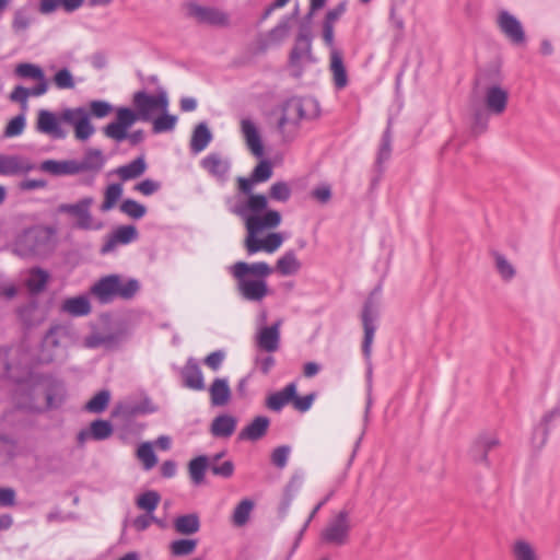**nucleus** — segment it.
<instances>
[{
	"mask_svg": "<svg viewBox=\"0 0 560 560\" xmlns=\"http://www.w3.org/2000/svg\"><path fill=\"white\" fill-rule=\"evenodd\" d=\"M230 211L245 221L247 235L245 248L249 256L261 250L265 252V243L258 234L264 230L275 229L280 225L282 217L278 210L268 209V198L265 195L250 196L245 201L235 203Z\"/></svg>",
	"mask_w": 560,
	"mask_h": 560,
	"instance_id": "f257e3e1",
	"label": "nucleus"
},
{
	"mask_svg": "<svg viewBox=\"0 0 560 560\" xmlns=\"http://www.w3.org/2000/svg\"><path fill=\"white\" fill-rule=\"evenodd\" d=\"M229 271L236 280L237 292L243 300L261 302L269 294L267 277L273 268L266 261L248 264L240 260L230 266Z\"/></svg>",
	"mask_w": 560,
	"mask_h": 560,
	"instance_id": "f03ea898",
	"label": "nucleus"
},
{
	"mask_svg": "<svg viewBox=\"0 0 560 560\" xmlns=\"http://www.w3.org/2000/svg\"><path fill=\"white\" fill-rule=\"evenodd\" d=\"M90 291L101 304L110 303L117 298L128 301L140 291V282L136 278L124 282L120 275L110 273L100 278Z\"/></svg>",
	"mask_w": 560,
	"mask_h": 560,
	"instance_id": "7ed1b4c3",
	"label": "nucleus"
},
{
	"mask_svg": "<svg viewBox=\"0 0 560 560\" xmlns=\"http://www.w3.org/2000/svg\"><path fill=\"white\" fill-rule=\"evenodd\" d=\"M351 529L350 512L342 509L320 530L319 540L327 546L342 547L349 542Z\"/></svg>",
	"mask_w": 560,
	"mask_h": 560,
	"instance_id": "20e7f679",
	"label": "nucleus"
},
{
	"mask_svg": "<svg viewBox=\"0 0 560 560\" xmlns=\"http://www.w3.org/2000/svg\"><path fill=\"white\" fill-rule=\"evenodd\" d=\"M288 62L295 79L302 78L306 65L316 62L312 52V35L308 28H301L296 35Z\"/></svg>",
	"mask_w": 560,
	"mask_h": 560,
	"instance_id": "39448f33",
	"label": "nucleus"
},
{
	"mask_svg": "<svg viewBox=\"0 0 560 560\" xmlns=\"http://www.w3.org/2000/svg\"><path fill=\"white\" fill-rule=\"evenodd\" d=\"M7 380L14 385L11 398L16 409L33 410L35 406V390L40 382V375L27 373L23 376L8 375Z\"/></svg>",
	"mask_w": 560,
	"mask_h": 560,
	"instance_id": "423d86ee",
	"label": "nucleus"
},
{
	"mask_svg": "<svg viewBox=\"0 0 560 560\" xmlns=\"http://www.w3.org/2000/svg\"><path fill=\"white\" fill-rule=\"evenodd\" d=\"M94 202L93 197H84L75 203H60L57 208L58 213L69 214L75 218L74 228L84 231L101 230L102 222H95L91 213V207Z\"/></svg>",
	"mask_w": 560,
	"mask_h": 560,
	"instance_id": "0eeeda50",
	"label": "nucleus"
},
{
	"mask_svg": "<svg viewBox=\"0 0 560 560\" xmlns=\"http://www.w3.org/2000/svg\"><path fill=\"white\" fill-rule=\"evenodd\" d=\"M382 292V283H378L373 291L371 292L370 296L366 299L363 305L362 310V325L364 330V337L362 342V352L365 358H370L371 355V346L374 339V335L376 331V319L378 317V311L376 303L373 300L374 295H378Z\"/></svg>",
	"mask_w": 560,
	"mask_h": 560,
	"instance_id": "6e6552de",
	"label": "nucleus"
},
{
	"mask_svg": "<svg viewBox=\"0 0 560 560\" xmlns=\"http://www.w3.org/2000/svg\"><path fill=\"white\" fill-rule=\"evenodd\" d=\"M116 118L103 127L102 131L105 137L115 140L116 142H122L127 139L128 129L139 119V114L127 106H120L115 108Z\"/></svg>",
	"mask_w": 560,
	"mask_h": 560,
	"instance_id": "1a4fd4ad",
	"label": "nucleus"
},
{
	"mask_svg": "<svg viewBox=\"0 0 560 560\" xmlns=\"http://www.w3.org/2000/svg\"><path fill=\"white\" fill-rule=\"evenodd\" d=\"M497 25L500 32L516 46L526 43L525 30L521 21L508 10H501L497 16Z\"/></svg>",
	"mask_w": 560,
	"mask_h": 560,
	"instance_id": "9d476101",
	"label": "nucleus"
},
{
	"mask_svg": "<svg viewBox=\"0 0 560 560\" xmlns=\"http://www.w3.org/2000/svg\"><path fill=\"white\" fill-rule=\"evenodd\" d=\"M289 19L281 18L270 31L259 34L256 40V54H265L270 48L279 47L289 35Z\"/></svg>",
	"mask_w": 560,
	"mask_h": 560,
	"instance_id": "9b49d317",
	"label": "nucleus"
},
{
	"mask_svg": "<svg viewBox=\"0 0 560 560\" xmlns=\"http://www.w3.org/2000/svg\"><path fill=\"white\" fill-rule=\"evenodd\" d=\"M188 14L196 18L199 23L212 26H228L230 23L229 15L225 12L195 2L188 4Z\"/></svg>",
	"mask_w": 560,
	"mask_h": 560,
	"instance_id": "f8f14e48",
	"label": "nucleus"
},
{
	"mask_svg": "<svg viewBox=\"0 0 560 560\" xmlns=\"http://www.w3.org/2000/svg\"><path fill=\"white\" fill-rule=\"evenodd\" d=\"M305 104L302 98L293 96L285 100L281 105V116L278 120V129L283 130L288 124L298 126L301 120L307 118Z\"/></svg>",
	"mask_w": 560,
	"mask_h": 560,
	"instance_id": "ddd939ff",
	"label": "nucleus"
},
{
	"mask_svg": "<svg viewBox=\"0 0 560 560\" xmlns=\"http://www.w3.org/2000/svg\"><path fill=\"white\" fill-rule=\"evenodd\" d=\"M139 232L137 228L132 224L128 225H119L114 232L108 235L102 245L100 253L102 255H107L115 250L118 244L128 245L136 240H138Z\"/></svg>",
	"mask_w": 560,
	"mask_h": 560,
	"instance_id": "4468645a",
	"label": "nucleus"
},
{
	"mask_svg": "<svg viewBox=\"0 0 560 560\" xmlns=\"http://www.w3.org/2000/svg\"><path fill=\"white\" fill-rule=\"evenodd\" d=\"M560 419V400L544 415L540 422L534 428L532 443L537 450H541L548 441L552 423Z\"/></svg>",
	"mask_w": 560,
	"mask_h": 560,
	"instance_id": "2eb2a0df",
	"label": "nucleus"
},
{
	"mask_svg": "<svg viewBox=\"0 0 560 560\" xmlns=\"http://www.w3.org/2000/svg\"><path fill=\"white\" fill-rule=\"evenodd\" d=\"M183 386L192 390H203L206 388L202 371L196 358L189 357L179 370Z\"/></svg>",
	"mask_w": 560,
	"mask_h": 560,
	"instance_id": "dca6fc26",
	"label": "nucleus"
},
{
	"mask_svg": "<svg viewBox=\"0 0 560 560\" xmlns=\"http://www.w3.org/2000/svg\"><path fill=\"white\" fill-rule=\"evenodd\" d=\"M36 130L40 133L50 136L52 139L62 140L67 137V132L60 126V120L48 109L38 110Z\"/></svg>",
	"mask_w": 560,
	"mask_h": 560,
	"instance_id": "f3484780",
	"label": "nucleus"
},
{
	"mask_svg": "<svg viewBox=\"0 0 560 560\" xmlns=\"http://www.w3.org/2000/svg\"><path fill=\"white\" fill-rule=\"evenodd\" d=\"M40 380L46 382L45 395L47 408L57 409L61 407L67 395L65 382L52 375H40Z\"/></svg>",
	"mask_w": 560,
	"mask_h": 560,
	"instance_id": "a211bd4d",
	"label": "nucleus"
},
{
	"mask_svg": "<svg viewBox=\"0 0 560 560\" xmlns=\"http://www.w3.org/2000/svg\"><path fill=\"white\" fill-rule=\"evenodd\" d=\"M280 326L281 320H277L260 328L256 337L257 347L268 353L276 352L280 347Z\"/></svg>",
	"mask_w": 560,
	"mask_h": 560,
	"instance_id": "6ab92c4d",
	"label": "nucleus"
},
{
	"mask_svg": "<svg viewBox=\"0 0 560 560\" xmlns=\"http://www.w3.org/2000/svg\"><path fill=\"white\" fill-rule=\"evenodd\" d=\"M201 166L218 180L225 182L231 170L229 159H223L220 153H209L201 160Z\"/></svg>",
	"mask_w": 560,
	"mask_h": 560,
	"instance_id": "aec40b11",
	"label": "nucleus"
},
{
	"mask_svg": "<svg viewBox=\"0 0 560 560\" xmlns=\"http://www.w3.org/2000/svg\"><path fill=\"white\" fill-rule=\"evenodd\" d=\"M35 168L30 160L19 155H0V175L26 174Z\"/></svg>",
	"mask_w": 560,
	"mask_h": 560,
	"instance_id": "412c9836",
	"label": "nucleus"
},
{
	"mask_svg": "<svg viewBox=\"0 0 560 560\" xmlns=\"http://www.w3.org/2000/svg\"><path fill=\"white\" fill-rule=\"evenodd\" d=\"M105 163L106 158L101 149L89 148L84 151L81 161L75 160V167L78 174L82 172H92L96 174L104 167Z\"/></svg>",
	"mask_w": 560,
	"mask_h": 560,
	"instance_id": "4be33fe9",
	"label": "nucleus"
},
{
	"mask_svg": "<svg viewBox=\"0 0 560 560\" xmlns=\"http://www.w3.org/2000/svg\"><path fill=\"white\" fill-rule=\"evenodd\" d=\"M499 439L494 435L480 434L474 442L470 454L475 462L488 464V453L498 446Z\"/></svg>",
	"mask_w": 560,
	"mask_h": 560,
	"instance_id": "5701e85b",
	"label": "nucleus"
},
{
	"mask_svg": "<svg viewBox=\"0 0 560 560\" xmlns=\"http://www.w3.org/2000/svg\"><path fill=\"white\" fill-rule=\"evenodd\" d=\"M330 71L335 88L343 90L349 83L348 72L343 63L342 54L336 48L330 50Z\"/></svg>",
	"mask_w": 560,
	"mask_h": 560,
	"instance_id": "b1692460",
	"label": "nucleus"
},
{
	"mask_svg": "<svg viewBox=\"0 0 560 560\" xmlns=\"http://www.w3.org/2000/svg\"><path fill=\"white\" fill-rule=\"evenodd\" d=\"M508 98V92L501 86H489L485 95L487 109L495 115L502 114L506 108Z\"/></svg>",
	"mask_w": 560,
	"mask_h": 560,
	"instance_id": "393cba45",
	"label": "nucleus"
},
{
	"mask_svg": "<svg viewBox=\"0 0 560 560\" xmlns=\"http://www.w3.org/2000/svg\"><path fill=\"white\" fill-rule=\"evenodd\" d=\"M154 95L148 94L145 91H137L132 97L136 114H139L141 121H150L155 113Z\"/></svg>",
	"mask_w": 560,
	"mask_h": 560,
	"instance_id": "a878e982",
	"label": "nucleus"
},
{
	"mask_svg": "<svg viewBox=\"0 0 560 560\" xmlns=\"http://www.w3.org/2000/svg\"><path fill=\"white\" fill-rule=\"evenodd\" d=\"M295 397V383L287 384L281 390L270 394L266 399V407L275 412H280L284 406Z\"/></svg>",
	"mask_w": 560,
	"mask_h": 560,
	"instance_id": "bb28decb",
	"label": "nucleus"
},
{
	"mask_svg": "<svg viewBox=\"0 0 560 560\" xmlns=\"http://www.w3.org/2000/svg\"><path fill=\"white\" fill-rule=\"evenodd\" d=\"M269 425L268 417L257 416L238 433V440L258 441L266 435Z\"/></svg>",
	"mask_w": 560,
	"mask_h": 560,
	"instance_id": "cd10ccee",
	"label": "nucleus"
},
{
	"mask_svg": "<svg viewBox=\"0 0 560 560\" xmlns=\"http://www.w3.org/2000/svg\"><path fill=\"white\" fill-rule=\"evenodd\" d=\"M14 73L22 79L36 81L34 86H44V94L48 91V81L43 68L31 62H22L15 67Z\"/></svg>",
	"mask_w": 560,
	"mask_h": 560,
	"instance_id": "c85d7f7f",
	"label": "nucleus"
},
{
	"mask_svg": "<svg viewBox=\"0 0 560 560\" xmlns=\"http://www.w3.org/2000/svg\"><path fill=\"white\" fill-rule=\"evenodd\" d=\"M242 132L252 153L257 158L262 156V141L257 127L250 119L245 118L242 120Z\"/></svg>",
	"mask_w": 560,
	"mask_h": 560,
	"instance_id": "c756f323",
	"label": "nucleus"
},
{
	"mask_svg": "<svg viewBox=\"0 0 560 560\" xmlns=\"http://www.w3.org/2000/svg\"><path fill=\"white\" fill-rule=\"evenodd\" d=\"M212 132L206 121L199 122L191 135L190 151L195 154L203 151L212 141Z\"/></svg>",
	"mask_w": 560,
	"mask_h": 560,
	"instance_id": "7c9ffc66",
	"label": "nucleus"
},
{
	"mask_svg": "<svg viewBox=\"0 0 560 560\" xmlns=\"http://www.w3.org/2000/svg\"><path fill=\"white\" fill-rule=\"evenodd\" d=\"M211 404L213 406H224L231 398V388L226 377H217L209 387Z\"/></svg>",
	"mask_w": 560,
	"mask_h": 560,
	"instance_id": "2f4dec72",
	"label": "nucleus"
},
{
	"mask_svg": "<svg viewBox=\"0 0 560 560\" xmlns=\"http://www.w3.org/2000/svg\"><path fill=\"white\" fill-rule=\"evenodd\" d=\"M40 170L55 176L75 175V160H46L42 162Z\"/></svg>",
	"mask_w": 560,
	"mask_h": 560,
	"instance_id": "473e14b6",
	"label": "nucleus"
},
{
	"mask_svg": "<svg viewBox=\"0 0 560 560\" xmlns=\"http://www.w3.org/2000/svg\"><path fill=\"white\" fill-rule=\"evenodd\" d=\"M208 468L210 469V460L207 455H199L189 460L188 472L195 486L205 483L206 470Z\"/></svg>",
	"mask_w": 560,
	"mask_h": 560,
	"instance_id": "72a5a7b5",
	"label": "nucleus"
},
{
	"mask_svg": "<svg viewBox=\"0 0 560 560\" xmlns=\"http://www.w3.org/2000/svg\"><path fill=\"white\" fill-rule=\"evenodd\" d=\"M301 269L296 254L293 249L287 250L278 260L275 270L282 277L298 273Z\"/></svg>",
	"mask_w": 560,
	"mask_h": 560,
	"instance_id": "f704fd0d",
	"label": "nucleus"
},
{
	"mask_svg": "<svg viewBox=\"0 0 560 560\" xmlns=\"http://www.w3.org/2000/svg\"><path fill=\"white\" fill-rule=\"evenodd\" d=\"M236 428V419L230 415H220L211 423V434L215 438H229Z\"/></svg>",
	"mask_w": 560,
	"mask_h": 560,
	"instance_id": "c9c22d12",
	"label": "nucleus"
},
{
	"mask_svg": "<svg viewBox=\"0 0 560 560\" xmlns=\"http://www.w3.org/2000/svg\"><path fill=\"white\" fill-rule=\"evenodd\" d=\"M44 95V86H32L25 88L23 85H16L13 91L10 93V101L19 103L21 106V112H27V98L30 96H42Z\"/></svg>",
	"mask_w": 560,
	"mask_h": 560,
	"instance_id": "e433bc0d",
	"label": "nucleus"
},
{
	"mask_svg": "<svg viewBox=\"0 0 560 560\" xmlns=\"http://www.w3.org/2000/svg\"><path fill=\"white\" fill-rule=\"evenodd\" d=\"M61 310L72 316H85L91 312V303L88 296L79 295L65 300Z\"/></svg>",
	"mask_w": 560,
	"mask_h": 560,
	"instance_id": "4c0bfd02",
	"label": "nucleus"
},
{
	"mask_svg": "<svg viewBox=\"0 0 560 560\" xmlns=\"http://www.w3.org/2000/svg\"><path fill=\"white\" fill-rule=\"evenodd\" d=\"M145 170L147 163L144 156L140 155L130 163L119 166L115 172L121 180L127 182L141 176Z\"/></svg>",
	"mask_w": 560,
	"mask_h": 560,
	"instance_id": "58836bf2",
	"label": "nucleus"
},
{
	"mask_svg": "<svg viewBox=\"0 0 560 560\" xmlns=\"http://www.w3.org/2000/svg\"><path fill=\"white\" fill-rule=\"evenodd\" d=\"M174 527L182 535H192L200 529V518L196 513L179 515L175 518Z\"/></svg>",
	"mask_w": 560,
	"mask_h": 560,
	"instance_id": "ea45409f",
	"label": "nucleus"
},
{
	"mask_svg": "<svg viewBox=\"0 0 560 560\" xmlns=\"http://www.w3.org/2000/svg\"><path fill=\"white\" fill-rule=\"evenodd\" d=\"M49 275L42 268H35L31 271L30 277L26 280L27 289L32 294H38L45 290Z\"/></svg>",
	"mask_w": 560,
	"mask_h": 560,
	"instance_id": "a19ab883",
	"label": "nucleus"
},
{
	"mask_svg": "<svg viewBox=\"0 0 560 560\" xmlns=\"http://www.w3.org/2000/svg\"><path fill=\"white\" fill-rule=\"evenodd\" d=\"M69 336V329L68 327L63 325H54L51 326L48 331L45 334L43 339L44 347L48 348H59L61 345V341Z\"/></svg>",
	"mask_w": 560,
	"mask_h": 560,
	"instance_id": "79ce46f5",
	"label": "nucleus"
},
{
	"mask_svg": "<svg viewBox=\"0 0 560 560\" xmlns=\"http://www.w3.org/2000/svg\"><path fill=\"white\" fill-rule=\"evenodd\" d=\"M254 501L250 499L242 500L234 509L232 515V522L235 526H244L250 517V513L254 509Z\"/></svg>",
	"mask_w": 560,
	"mask_h": 560,
	"instance_id": "37998d69",
	"label": "nucleus"
},
{
	"mask_svg": "<svg viewBox=\"0 0 560 560\" xmlns=\"http://www.w3.org/2000/svg\"><path fill=\"white\" fill-rule=\"evenodd\" d=\"M160 501L161 495L158 491L147 490L137 498L136 504L139 509L143 510L144 512L153 514Z\"/></svg>",
	"mask_w": 560,
	"mask_h": 560,
	"instance_id": "c03bdc74",
	"label": "nucleus"
},
{
	"mask_svg": "<svg viewBox=\"0 0 560 560\" xmlns=\"http://www.w3.org/2000/svg\"><path fill=\"white\" fill-rule=\"evenodd\" d=\"M37 308L38 302L35 299H31L16 308V316L25 327H32L35 324V313Z\"/></svg>",
	"mask_w": 560,
	"mask_h": 560,
	"instance_id": "a18cd8bd",
	"label": "nucleus"
},
{
	"mask_svg": "<svg viewBox=\"0 0 560 560\" xmlns=\"http://www.w3.org/2000/svg\"><path fill=\"white\" fill-rule=\"evenodd\" d=\"M114 428L109 420L96 419L90 424L92 440L104 441L113 434Z\"/></svg>",
	"mask_w": 560,
	"mask_h": 560,
	"instance_id": "49530a36",
	"label": "nucleus"
},
{
	"mask_svg": "<svg viewBox=\"0 0 560 560\" xmlns=\"http://www.w3.org/2000/svg\"><path fill=\"white\" fill-rule=\"evenodd\" d=\"M109 400V390L102 389L86 402L85 410L93 413H101L107 408Z\"/></svg>",
	"mask_w": 560,
	"mask_h": 560,
	"instance_id": "de8ad7c7",
	"label": "nucleus"
},
{
	"mask_svg": "<svg viewBox=\"0 0 560 560\" xmlns=\"http://www.w3.org/2000/svg\"><path fill=\"white\" fill-rule=\"evenodd\" d=\"M26 126V113L21 112L13 118H11L4 130H3V138H14L19 137L23 133Z\"/></svg>",
	"mask_w": 560,
	"mask_h": 560,
	"instance_id": "09e8293b",
	"label": "nucleus"
},
{
	"mask_svg": "<svg viewBox=\"0 0 560 560\" xmlns=\"http://www.w3.org/2000/svg\"><path fill=\"white\" fill-rule=\"evenodd\" d=\"M122 195V185L120 183H113L107 186L105 190L104 201L101 205V211L106 212L112 210L116 202Z\"/></svg>",
	"mask_w": 560,
	"mask_h": 560,
	"instance_id": "8fccbe9b",
	"label": "nucleus"
},
{
	"mask_svg": "<svg viewBox=\"0 0 560 560\" xmlns=\"http://www.w3.org/2000/svg\"><path fill=\"white\" fill-rule=\"evenodd\" d=\"M137 457L142 462L144 470L152 469L158 463V456L150 442H143L139 445Z\"/></svg>",
	"mask_w": 560,
	"mask_h": 560,
	"instance_id": "3c124183",
	"label": "nucleus"
},
{
	"mask_svg": "<svg viewBox=\"0 0 560 560\" xmlns=\"http://www.w3.org/2000/svg\"><path fill=\"white\" fill-rule=\"evenodd\" d=\"M197 544V539L182 538L172 541L170 545V550L174 557H185L195 551Z\"/></svg>",
	"mask_w": 560,
	"mask_h": 560,
	"instance_id": "603ef678",
	"label": "nucleus"
},
{
	"mask_svg": "<svg viewBox=\"0 0 560 560\" xmlns=\"http://www.w3.org/2000/svg\"><path fill=\"white\" fill-rule=\"evenodd\" d=\"M177 116L164 112L153 120L152 131L153 133L172 131L175 128Z\"/></svg>",
	"mask_w": 560,
	"mask_h": 560,
	"instance_id": "864d4df0",
	"label": "nucleus"
},
{
	"mask_svg": "<svg viewBox=\"0 0 560 560\" xmlns=\"http://www.w3.org/2000/svg\"><path fill=\"white\" fill-rule=\"evenodd\" d=\"M120 211L128 217L139 220L147 213V207L133 199H125L120 205Z\"/></svg>",
	"mask_w": 560,
	"mask_h": 560,
	"instance_id": "5fc2aeb1",
	"label": "nucleus"
},
{
	"mask_svg": "<svg viewBox=\"0 0 560 560\" xmlns=\"http://www.w3.org/2000/svg\"><path fill=\"white\" fill-rule=\"evenodd\" d=\"M90 113L88 112L82 118L77 121V126L74 127L75 138L80 141H86L90 139L95 132L94 126L90 120Z\"/></svg>",
	"mask_w": 560,
	"mask_h": 560,
	"instance_id": "6e6d98bb",
	"label": "nucleus"
},
{
	"mask_svg": "<svg viewBox=\"0 0 560 560\" xmlns=\"http://www.w3.org/2000/svg\"><path fill=\"white\" fill-rule=\"evenodd\" d=\"M292 195L291 187L287 182L279 180L273 183L269 188V197L279 202H287Z\"/></svg>",
	"mask_w": 560,
	"mask_h": 560,
	"instance_id": "4d7b16f0",
	"label": "nucleus"
},
{
	"mask_svg": "<svg viewBox=\"0 0 560 560\" xmlns=\"http://www.w3.org/2000/svg\"><path fill=\"white\" fill-rule=\"evenodd\" d=\"M291 447L289 445H280L273 448L270 460L278 469H283L288 465Z\"/></svg>",
	"mask_w": 560,
	"mask_h": 560,
	"instance_id": "13d9d810",
	"label": "nucleus"
},
{
	"mask_svg": "<svg viewBox=\"0 0 560 560\" xmlns=\"http://www.w3.org/2000/svg\"><path fill=\"white\" fill-rule=\"evenodd\" d=\"M32 23V18L25 9H18L14 12L12 21V30L15 34L25 32Z\"/></svg>",
	"mask_w": 560,
	"mask_h": 560,
	"instance_id": "bf43d9fd",
	"label": "nucleus"
},
{
	"mask_svg": "<svg viewBox=\"0 0 560 560\" xmlns=\"http://www.w3.org/2000/svg\"><path fill=\"white\" fill-rule=\"evenodd\" d=\"M250 176L257 183H265L272 176V164L268 160H261L253 170Z\"/></svg>",
	"mask_w": 560,
	"mask_h": 560,
	"instance_id": "052dcab7",
	"label": "nucleus"
},
{
	"mask_svg": "<svg viewBox=\"0 0 560 560\" xmlns=\"http://www.w3.org/2000/svg\"><path fill=\"white\" fill-rule=\"evenodd\" d=\"M513 553L516 560H537L533 547L525 540H518L514 544Z\"/></svg>",
	"mask_w": 560,
	"mask_h": 560,
	"instance_id": "680f3d73",
	"label": "nucleus"
},
{
	"mask_svg": "<svg viewBox=\"0 0 560 560\" xmlns=\"http://www.w3.org/2000/svg\"><path fill=\"white\" fill-rule=\"evenodd\" d=\"M303 483V478L299 475H293L289 482L287 483L284 488V504L285 506H289L296 494V492L300 490Z\"/></svg>",
	"mask_w": 560,
	"mask_h": 560,
	"instance_id": "e2e57ef3",
	"label": "nucleus"
},
{
	"mask_svg": "<svg viewBox=\"0 0 560 560\" xmlns=\"http://www.w3.org/2000/svg\"><path fill=\"white\" fill-rule=\"evenodd\" d=\"M54 83L61 90L74 88L73 75L68 68H62L55 73Z\"/></svg>",
	"mask_w": 560,
	"mask_h": 560,
	"instance_id": "0e129e2a",
	"label": "nucleus"
},
{
	"mask_svg": "<svg viewBox=\"0 0 560 560\" xmlns=\"http://www.w3.org/2000/svg\"><path fill=\"white\" fill-rule=\"evenodd\" d=\"M90 109L95 118H104L108 116L115 107L107 101L95 100L90 103Z\"/></svg>",
	"mask_w": 560,
	"mask_h": 560,
	"instance_id": "69168bd1",
	"label": "nucleus"
},
{
	"mask_svg": "<svg viewBox=\"0 0 560 560\" xmlns=\"http://www.w3.org/2000/svg\"><path fill=\"white\" fill-rule=\"evenodd\" d=\"M495 265L498 272L504 280H511L515 276L514 267L508 261V259L503 255L495 254Z\"/></svg>",
	"mask_w": 560,
	"mask_h": 560,
	"instance_id": "338daca9",
	"label": "nucleus"
},
{
	"mask_svg": "<svg viewBox=\"0 0 560 560\" xmlns=\"http://www.w3.org/2000/svg\"><path fill=\"white\" fill-rule=\"evenodd\" d=\"M226 357V352L223 349L215 350L211 353H209L205 360L203 363L211 369L212 371L217 372L221 369L224 360Z\"/></svg>",
	"mask_w": 560,
	"mask_h": 560,
	"instance_id": "774afa93",
	"label": "nucleus"
}]
</instances>
